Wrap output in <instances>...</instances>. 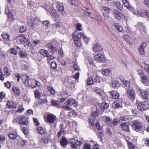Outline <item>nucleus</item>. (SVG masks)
<instances>
[{
	"label": "nucleus",
	"instance_id": "nucleus-1",
	"mask_svg": "<svg viewBox=\"0 0 149 149\" xmlns=\"http://www.w3.org/2000/svg\"><path fill=\"white\" fill-rule=\"evenodd\" d=\"M109 107V104L105 102L102 103L100 104H98L97 106H94L92 109V112L91 113V116L94 117H97L100 113L98 108H99L101 111H103L108 109Z\"/></svg>",
	"mask_w": 149,
	"mask_h": 149
},
{
	"label": "nucleus",
	"instance_id": "nucleus-2",
	"mask_svg": "<svg viewBox=\"0 0 149 149\" xmlns=\"http://www.w3.org/2000/svg\"><path fill=\"white\" fill-rule=\"evenodd\" d=\"M132 128L134 130L138 132L142 130V127L141 123L137 120H134L130 123Z\"/></svg>",
	"mask_w": 149,
	"mask_h": 149
},
{
	"label": "nucleus",
	"instance_id": "nucleus-3",
	"mask_svg": "<svg viewBox=\"0 0 149 149\" xmlns=\"http://www.w3.org/2000/svg\"><path fill=\"white\" fill-rule=\"evenodd\" d=\"M70 144L71 148L73 149H80L82 143L80 140L72 138L70 139Z\"/></svg>",
	"mask_w": 149,
	"mask_h": 149
},
{
	"label": "nucleus",
	"instance_id": "nucleus-4",
	"mask_svg": "<svg viewBox=\"0 0 149 149\" xmlns=\"http://www.w3.org/2000/svg\"><path fill=\"white\" fill-rule=\"evenodd\" d=\"M138 109L141 111H143L148 109L149 107V104L148 101L141 102H136Z\"/></svg>",
	"mask_w": 149,
	"mask_h": 149
},
{
	"label": "nucleus",
	"instance_id": "nucleus-5",
	"mask_svg": "<svg viewBox=\"0 0 149 149\" xmlns=\"http://www.w3.org/2000/svg\"><path fill=\"white\" fill-rule=\"evenodd\" d=\"M27 118L25 117L22 116H19L16 119H14L13 120V123H18L20 125H25L27 123Z\"/></svg>",
	"mask_w": 149,
	"mask_h": 149
},
{
	"label": "nucleus",
	"instance_id": "nucleus-6",
	"mask_svg": "<svg viewBox=\"0 0 149 149\" xmlns=\"http://www.w3.org/2000/svg\"><path fill=\"white\" fill-rule=\"evenodd\" d=\"M26 84L32 88L38 87L40 84L39 81H36L33 79H29L27 81Z\"/></svg>",
	"mask_w": 149,
	"mask_h": 149
},
{
	"label": "nucleus",
	"instance_id": "nucleus-7",
	"mask_svg": "<svg viewBox=\"0 0 149 149\" xmlns=\"http://www.w3.org/2000/svg\"><path fill=\"white\" fill-rule=\"evenodd\" d=\"M40 22L39 19L37 17L31 18L30 17L28 19V24L30 27L37 25Z\"/></svg>",
	"mask_w": 149,
	"mask_h": 149
},
{
	"label": "nucleus",
	"instance_id": "nucleus-8",
	"mask_svg": "<svg viewBox=\"0 0 149 149\" xmlns=\"http://www.w3.org/2000/svg\"><path fill=\"white\" fill-rule=\"evenodd\" d=\"M40 53L42 55L46 56L48 58L47 61L48 62H50L51 60L54 59L55 58L51 56V55L49 53L48 51L45 49H42L40 51Z\"/></svg>",
	"mask_w": 149,
	"mask_h": 149
},
{
	"label": "nucleus",
	"instance_id": "nucleus-9",
	"mask_svg": "<svg viewBox=\"0 0 149 149\" xmlns=\"http://www.w3.org/2000/svg\"><path fill=\"white\" fill-rule=\"evenodd\" d=\"M126 93L127 96L132 100L134 99L135 94L134 90L132 88H128L126 90Z\"/></svg>",
	"mask_w": 149,
	"mask_h": 149
},
{
	"label": "nucleus",
	"instance_id": "nucleus-10",
	"mask_svg": "<svg viewBox=\"0 0 149 149\" xmlns=\"http://www.w3.org/2000/svg\"><path fill=\"white\" fill-rule=\"evenodd\" d=\"M56 119V117L54 115L49 113L47 115V122L50 124H52Z\"/></svg>",
	"mask_w": 149,
	"mask_h": 149
},
{
	"label": "nucleus",
	"instance_id": "nucleus-11",
	"mask_svg": "<svg viewBox=\"0 0 149 149\" xmlns=\"http://www.w3.org/2000/svg\"><path fill=\"white\" fill-rule=\"evenodd\" d=\"M93 50L94 52L96 53L100 52V53L103 51V49L100 43H96L93 47Z\"/></svg>",
	"mask_w": 149,
	"mask_h": 149
},
{
	"label": "nucleus",
	"instance_id": "nucleus-12",
	"mask_svg": "<svg viewBox=\"0 0 149 149\" xmlns=\"http://www.w3.org/2000/svg\"><path fill=\"white\" fill-rule=\"evenodd\" d=\"M95 59L98 62H103L105 60L104 56L101 53H99L95 55Z\"/></svg>",
	"mask_w": 149,
	"mask_h": 149
},
{
	"label": "nucleus",
	"instance_id": "nucleus-13",
	"mask_svg": "<svg viewBox=\"0 0 149 149\" xmlns=\"http://www.w3.org/2000/svg\"><path fill=\"white\" fill-rule=\"evenodd\" d=\"M138 92L142 96L143 98L146 100L148 98V93L146 91L142 89L141 88H138Z\"/></svg>",
	"mask_w": 149,
	"mask_h": 149
},
{
	"label": "nucleus",
	"instance_id": "nucleus-14",
	"mask_svg": "<svg viewBox=\"0 0 149 149\" xmlns=\"http://www.w3.org/2000/svg\"><path fill=\"white\" fill-rule=\"evenodd\" d=\"M8 136L9 138L12 140L15 139L18 137L17 132L14 131L9 132Z\"/></svg>",
	"mask_w": 149,
	"mask_h": 149
},
{
	"label": "nucleus",
	"instance_id": "nucleus-15",
	"mask_svg": "<svg viewBox=\"0 0 149 149\" xmlns=\"http://www.w3.org/2000/svg\"><path fill=\"white\" fill-rule=\"evenodd\" d=\"M146 43L145 42L142 43L140 45L138 49L139 53L141 55H143L145 53L144 49L146 46Z\"/></svg>",
	"mask_w": 149,
	"mask_h": 149
},
{
	"label": "nucleus",
	"instance_id": "nucleus-16",
	"mask_svg": "<svg viewBox=\"0 0 149 149\" xmlns=\"http://www.w3.org/2000/svg\"><path fill=\"white\" fill-rule=\"evenodd\" d=\"M120 126L122 129L127 132H130L129 125L126 123H122L120 124Z\"/></svg>",
	"mask_w": 149,
	"mask_h": 149
},
{
	"label": "nucleus",
	"instance_id": "nucleus-17",
	"mask_svg": "<svg viewBox=\"0 0 149 149\" xmlns=\"http://www.w3.org/2000/svg\"><path fill=\"white\" fill-rule=\"evenodd\" d=\"M112 28L113 29L116 31H118L120 32H121L123 31L122 27L118 25L117 23L113 24L112 25Z\"/></svg>",
	"mask_w": 149,
	"mask_h": 149
},
{
	"label": "nucleus",
	"instance_id": "nucleus-18",
	"mask_svg": "<svg viewBox=\"0 0 149 149\" xmlns=\"http://www.w3.org/2000/svg\"><path fill=\"white\" fill-rule=\"evenodd\" d=\"M56 6L58 10L60 12L62 13L64 12V7L63 4L60 2L58 1L56 2Z\"/></svg>",
	"mask_w": 149,
	"mask_h": 149
},
{
	"label": "nucleus",
	"instance_id": "nucleus-19",
	"mask_svg": "<svg viewBox=\"0 0 149 149\" xmlns=\"http://www.w3.org/2000/svg\"><path fill=\"white\" fill-rule=\"evenodd\" d=\"M72 37H86L82 33H77V31H74L72 34Z\"/></svg>",
	"mask_w": 149,
	"mask_h": 149
},
{
	"label": "nucleus",
	"instance_id": "nucleus-20",
	"mask_svg": "<svg viewBox=\"0 0 149 149\" xmlns=\"http://www.w3.org/2000/svg\"><path fill=\"white\" fill-rule=\"evenodd\" d=\"M141 81L145 84L149 86V77L146 75L141 78Z\"/></svg>",
	"mask_w": 149,
	"mask_h": 149
},
{
	"label": "nucleus",
	"instance_id": "nucleus-21",
	"mask_svg": "<svg viewBox=\"0 0 149 149\" xmlns=\"http://www.w3.org/2000/svg\"><path fill=\"white\" fill-rule=\"evenodd\" d=\"M6 105L7 107L9 109H15L16 107V105L15 103L11 101L8 102Z\"/></svg>",
	"mask_w": 149,
	"mask_h": 149
},
{
	"label": "nucleus",
	"instance_id": "nucleus-22",
	"mask_svg": "<svg viewBox=\"0 0 149 149\" xmlns=\"http://www.w3.org/2000/svg\"><path fill=\"white\" fill-rule=\"evenodd\" d=\"M47 47L50 51V52L52 53H54L57 51V48L54 45H52L51 43L47 44Z\"/></svg>",
	"mask_w": 149,
	"mask_h": 149
},
{
	"label": "nucleus",
	"instance_id": "nucleus-23",
	"mask_svg": "<svg viewBox=\"0 0 149 149\" xmlns=\"http://www.w3.org/2000/svg\"><path fill=\"white\" fill-rule=\"evenodd\" d=\"M12 90L15 95L18 96L20 95V91L17 87L15 86L13 87L12 88Z\"/></svg>",
	"mask_w": 149,
	"mask_h": 149
},
{
	"label": "nucleus",
	"instance_id": "nucleus-24",
	"mask_svg": "<svg viewBox=\"0 0 149 149\" xmlns=\"http://www.w3.org/2000/svg\"><path fill=\"white\" fill-rule=\"evenodd\" d=\"M67 103L70 106L73 104L74 106H76L77 105V103L76 102L75 100L72 99H68Z\"/></svg>",
	"mask_w": 149,
	"mask_h": 149
},
{
	"label": "nucleus",
	"instance_id": "nucleus-25",
	"mask_svg": "<svg viewBox=\"0 0 149 149\" xmlns=\"http://www.w3.org/2000/svg\"><path fill=\"white\" fill-rule=\"evenodd\" d=\"M92 90L100 95H102L104 93L103 91L102 90L97 87L93 88Z\"/></svg>",
	"mask_w": 149,
	"mask_h": 149
},
{
	"label": "nucleus",
	"instance_id": "nucleus-26",
	"mask_svg": "<svg viewBox=\"0 0 149 149\" xmlns=\"http://www.w3.org/2000/svg\"><path fill=\"white\" fill-rule=\"evenodd\" d=\"M114 17L118 19H120L121 18V14L118 10H114L113 12Z\"/></svg>",
	"mask_w": 149,
	"mask_h": 149
},
{
	"label": "nucleus",
	"instance_id": "nucleus-27",
	"mask_svg": "<svg viewBox=\"0 0 149 149\" xmlns=\"http://www.w3.org/2000/svg\"><path fill=\"white\" fill-rule=\"evenodd\" d=\"M68 141L67 139L64 137H63L62 139L60 141L61 145L65 147L68 144Z\"/></svg>",
	"mask_w": 149,
	"mask_h": 149
},
{
	"label": "nucleus",
	"instance_id": "nucleus-28",
	"mask_svg": "<svg viewBox=\"0 0 149 149\" xmlns=\"http://www.w3.org/2000/svg\"><path fill=\"white\" fill-rule=\"evenodd\" d=\"M74 42L77 46H80L81 45V38H73Z\"/></svg>",
	"mask_w": 149,
	"mask_h": 149
},
{
	"label": "nucleus",
	"instance_id": "nucleus-29",
	"mask_svg": "<svg viewBox=\"0 0 149 149\" xmlns=\"http://www.w3.org/2000/svg\"><path fill=\"white\" fill-rule=\"evenodd\" d=\"M141 67L146 70L149 74V64L143 62L141 64Z\"/></svg>",
	"mask_w": 149,
	"mask_h": 149
},
{
	"label": "nucleus",
	"instance_id": "nucleus-30",
	"mask_svg": "<svg viewBox=\"0 0 149 149\" xmlns=\"http://www.w3.org/2000/svg\"><path fill=\"white\" fill-rule=\"evenodd\" d=\"M110 94L112 97L115 99H117L119 97V94L116 91H112L110 93Z\"/></svg>",
	"mask_w": 149,
	"mask_h": 149
},
{
	"label": "nucleus",
	"instance_id": "nucleus-31",
	"mask_svg": "<svg viewBox=\"0 0 149 149\" xmlns=\"http://www.w3.org/2000/svg\"><path fill=\"white\" fill-rule=\"evenodd\" d=\"M29 77L25 74L22 75L21 77L22 80L25 84H26L27 81L29 79Z\"/></svg>",
	"mask_w": 149,
	"mask_h": 149
},
{
	"label": "nucleus",
	"instance_id": "nucleus-32",
	"mask_svg": "<svg viewBox=\"0 0 149 149\" xmlns=\"http://www.w3.org/2000/svg\"><path fill=\"white\" fill-rule=\"evenodd\" d=\"M17 50L14 48H12L10 49L7 52V54L8 53H10L14 55H16L17 54Z\"/></svg>",
	"mask_w": 149,
	"mask_h": 149
},
{
	"label": "nucleus",
	"instance_id": "nucleus-33",
	"mask_svg": "<svg viewBox=\"0 0 149 149\" xmlns=\"http://www.w3.org/2000/svg\"><path fill=\"white\" fill-rule=\"evenodd\" d=\"M37 129L38 133L40 134H45L46 132L45 129L43 128L41 126L38 127Z\"/></svg>",
	"mask_w": 149,
	"mask_h": 149
},
{
	"label": "nucleus",
	"instance_id": "nucleus-34",
	"mask_svg": "<svg viewBox=\"0 0 149 149\" xmlns=\"http://www.w3.org/2000/svg\"><path fill=\"white\" fill-rule=\"evenodd\" d=\"M114 5L119 10H121L123 8V5L118 1H115L113 2Z\"/></svg>",
	"mask_w": 149,
	"mask_h": 149
},
{
	"label": "nucleus",
	"instance_id": "nucleus-35",
	"mask_svg": "<svg viewBox=\"0 0 149 149\" xmlns=\"http://www.w3.org/2000/svg\"><path fill=\"white\" fill-rule=\"evenodd\" d=\"M3 71L4 73V75L6 76H9L10 74V70L6 67H5L3 68Z\"/></svg>",
	"mask_w": 149,
	"mask_h": 149
},
{
	"label": "nucleus",
	"instance_id": "nucleus-36",
	"mask_svg": "<svg viewBox=\"0 0 149 149\" xmlns=\"http://www.w3.org/2000/svg\"><path fill=\"white\" fill-rule=\"evenodd\" d=\"M34 94L35 98L37 99L39 98L41 95L40 92L38 89H36L34 91Z\"/></svg>",
	"mask_w": 149,
	"mask_h": 149
},
{
	"label": "nucleus",
	"instance_id": "nucleus-37",
	"mask_svg": "<svg viewBox=\"0 0 149 149\" xmlns=\"http://www.w3.org/2000/svg\"><path fill=\"white\" fill-rule=\"evenodd\" d=\"M61 108L63 110H66L67 111H69L72 110V108L69 105L67 104H65L61 107Z\"/></svg>",
	"mask_w": 149,
	"mask_h": 149
},
{
	"label": "nucleus",
	"instance_id": "nucleus-38",
	"mask_svg": "<svg viewBox=\"0 0 149 149\" xmlns=\"http://www.w3.org/2000/svg\"><path fill=\"white\" fill-rule=\"evenodd\" d=\"M93 80L91 77H89L87 81V85L90 86L93 85Z\"/></svg>",
	"mask_w": 149,
	"mask_h": 149
},
{
	"label": "nucleus",
	"instance_id": "nucleus-39",
	"mask_svg": "<svg viewBox=\"0 0 149 149\" xmlns=\"http://www.w3.org/2000/svg\"><path fill=\"white\" fill-rule=\"evenodd\" d=\"M123 83L124 87L125 88L126 90L128 88H132L130 86V83L129 81H125Z\"/></svg>",
	"mask_w": 149,
	"mask_h": 149
},
{
	"label": "nucleus",
	"instance_id": "nucleus-40",
	"mask_svg": "<svg viewBox=\"0 0 149 149\" xmlns=\"http://www.w3.org/2000/svg\"><path fill=\"white\" fill-rule=\"evenodd\" d=\"M49 142V139L47 138H42L39 140V142L41 143H47Z\"/></svg>",
	"mask_w": 149,
	"mask_h": 149
},
{
	"label": "nucleus",
	"instance_id": "nucleus-41",
	"mask_svg": "<svg viewBox=\"0 0 149 149\" xmlns=\"http://www.w3.org/2000/svg\"><path fill=\"white\" fill-rule=\"evenodd\" d=\"M109 71L107 69H103L102 71V74L105 76H107L109 73Z\"/></svg>",
	"mask_w": 149,
	"mask_h": 149
},
{
	"label": "nucleus",
	"instance_id": "nucleus-42",
	"mask_svg": "<svg viewBox=\"0 0 149 149\" xmlns=\"http://www.w3.org/2000/svg\"><path fill=\"white\" fill-rule=\"evenodd\" d=\"M47 89L52 94L54 95L55 93V91L52 86H48L47 87Z\"/></svg>",
	"mask_w": 149,
	"mask_h": 149
},
{
	"label": "nucleus",
	"instance_id": "nucleus-43",
	"mask_svg": "<svg viewBox=\"0 0 149 149\" xmlns=\"http://www.w3.org/2000/svg\"><path fill=\"white\" fill-rule=\"evenodd\" d=\"M129 119V116H128L122 115L120 117V119L122 121H126Z\"/></svg>",
	"mask_w": 149,
	"mask_h": 149
},
{
	"label": "nucleus",
	"instance_id": "nucleus-44",
	"mask_svg": "<svg viewBox=\"0 0 149 149\" xmlns=\"http://www.w3.org/2000/svg\"><path fill=\"white\" fill-rule=\"evenodd\" d=\"M5 13L7 14L9 17H11L12 15L10 13V10L8 8H6L5 10Z\"/></svg>",
	"mask_w": 149,
	"mask_h": 149
},
{
	"label": "nucleus",
	"instance_id": "nucleus-45",
	"mask_svg": "<svg viewBox=\"0 0 149 149\" xmlns=\"http://www.w3.org/2000/svg\"><path fill=\"white\" fill-rule=\"evenodd\" d=\"M112 86L113 87H118L120 85L119 82L117 80L115 81L112 82Z\"/></svg>",
	"mask_w": 149,
	"mask_h": 149
},
{
	"label": "nucleus",
	"instance_id": "nucleus-46",
	"mask_svg": "<svg viewBox=\"0 0 149 149\" xmlns=\"http://www.w3.org/2000/svg\"><path fill=\"white\" fill-rule=\"evenodd\" d=\"M24 110V109L22 105L21 104L20 105H19L18 107V109L17 110V111L18 112L20 113L22 112Z\"/></svg>",
	"mask_w": 149,
	"mask_h": 149
},
{
	"label": "nucleus",
	"instance_id": "nucleus-47",
	"mask_svg": "<svg viewBox=\"0 0 149 149\" xmlns=\"http://www.w3.org/2000/svg\"><path fill=\"white\" fill-rule=\"evenodd\" d=\"M51 68L54 69H55L57 67V64L55 61H52L51 63Z\"/></svg>",
	"mask_w": 149,
	"mask_h": 149
},
{
	"label": "nucleus",
	"instance_id": "nucleus-48",
	"mask_svg": "<svg viewBox=\"0 0 149 149\" xmlns=\"http://www.w3.org/2000/svg\"><path fill=\"white\" fill-rule=\"evenodd\" d=\"M102 8L103 10L105 11L107 13H109L111 10V9L107 7L104 6L102 7Z\"/></svg>",
	"mask_w": 149,
	"mask_h": 149
},
{
	"label": "nucleus",
	"instance_id": "nucleus-49",
	"mask_svg": "<svg viewBox=\"0 0 149 149\" xmlns=\"http://www.w3.org/2000/svg\"><path fill=\"white\" fill-rule=\"evenodd\" d=\"M107 123L108 125H111L112 124V121L108 117H106V120Z\"/></svg>",
	"mask_w": 149,
	"mask_h": 149
},
{
	"label": "nucleus",
	"instance_id": "nucleus-50",
	"mask_svg": "<svg viewBox=\"0 0 149 149\" xmlns=\"http://www.w3.org/2000/svg\"><path fill=\"white\" fill-rule=\"evenodd\" d=\"M114 105H115V108H119L121 107L122 103L120 102H116Z\"/></svg>",
	"mask_w": 149,
	"mask_h": 149
},
{
	"label": "nucleus",
	"instance_id": "nucleus-51",
	"mask_svg": "<svg viewBox=\"0 0 149 149\" xmlns=\"http://www.w3.org/2000/svg\"><path fill=\"white\" fill-rule=\"evenodd\" d=\"M42 24L44 26L48 27L50 25V24L48 21H45L42 22Z\"/></svg>",
	"mask_w": 149,
	"mask_h": 149
},
{
	"label": "nucleus",
	"instance_id": "nucleus-52",
	"mask_svg": "<svg viewBox=\"0 0 149 149\" xmlns=\"http://www.w3.org/2000/svg\"><path fill=\"white\" fill-rule=\"evenodd\" d=\"M50 14L51 16H52V17H58V15L56 13V12L54 11L53 10H52V11H50Z\"/></svg>",
	"mask_w": 149,
	"mask_h": 149
},
{
	"label": "nucleus",
	"instance_id": "nucleus-53",
	"mask_svg": "<svg viewBox=\"0 0 149 149\" xmlns=\"http://www.w3.org/2000/svg\"><path fill=\"white\" fill-rule=\"evenodd\" d=\"M58 102L55 101L53 100H52L51 101V104L52 106L55 107H57L58 106Z\"/></svg>",
	"mask_w": 149,
	"mask_h": 149
},
{
	"label": "nucleus",
	"instance_id": "nucleus-54",
	"mask_svg": "<svg viewBox=\"0 0 149 149\" xmlns=\"http://www.w3.org/2000/svg\"><path fill=\"white\" fill-rule=\"evenodd\" d=\"M100 78L97 75H96L95 78L94 79V81L96 83H99L100 81Z\"/></svg>",
	"mask_w": 149,
	"mask_h": 149
},
{
	"label": "nucleus",
	"instance_id": "nucleus-55",
	"mask_svg": "<svg viewBox=\"0 0 149 149\" xmlns=\"http://www.w3.org/2000/svg\"><path fill=\"white\" fill-rule=\"evenodd\" d=\"M83 149H91L90 145L88 143L85 144Z\"/></svg>",
	"mask_w": 149,
	"mask_h": 149
},
{
	"label": "nucleus",
	"instance_id": "nucleus-56",
	"mask_svg": "<svg viewBox=\"0 0 149 149\" xmlns=\"http://www.w3.org/2000/svg\"><path fill=\"white\" fill-rule=\"evenodd\" d=\"M73 67L75 70H80L79 67L76 63L74 64Z\"/></svg>",
	"mask_w": 149,
	"mask_h": 149
},
{
	"label": "nucleus",
	"instance_id": "nucleus-57",
	"mask_svg": "<svg viewBox=\"0 0 149 149\" xmlns=\"http://www.w3.org/2000/svg\"><path fill=\"white\" fill-rule=\"evenodd\" d=\"M82 27V25L79 23H78L76 26V28L79 31H81Z\"/></svg>",
	"mask_w": 149,
	"mask_h": 149
},
{
	"label": "nucleus",
	"instance_id": "nucleus-58",
	"mask_svg": "<svg viewBox=\"0 0 149 149\" xmlns=\"http://www.w3.org/2000/svg\"><path fill=\"white\" fill-rule=\"evenodd\" d=\"M26 30V27L24 26H21L19 29V31L21 33L24 32Z\"/></svg>",
	"mask_w": 149,
	"mask_h": 149
},
{
	"label": "nucleus",
	"instance_id": "nucleus-59",
	"mask_svg": "<svg viewBox=\"0 0 149 149\" xmlns=\"http://www.w3.org/2000/svg\"><path fill=\"white\" fill-rule=\"evenodd\" d=\"M138 74L141 76V78L142 77L144 76L145 75L141 70H139L137 71Z\"/></svg>",
	"mask_w": 149,
	"mask_h": 149
},
{
	"label": "nucleus",
	"instance_id": "nucleus-60",
	"mask_svg": "<svg viewBox=\"0 0 149 149\" xmlns=\"http://www.w3.org/2000/svg\"><path fill=\"white\" fill-rule=\"evenodd\" d=\"M125 41L131 44L132 42V39L131 38H124Z\"/></svg>",
	"mask_w": 149,
	"mask_h": 149
},
{
	"label": "nucleus",
	"instance_id": "nucleus-61",
	"mask_svg": "<svg viewBox=\"0 0 149 149\" xmlns=\"http://www.w3.org/2000/svg\"><path fill=\"white\" fill-rule=\"evenodd\" d=\"M127 143L128 147L130 149H132L134 148V147L132 143L128 141H127Z\"/></svg>",
	"mask_w": 149,
	"mask_h": 149
},
{
	"label": "nucleus",
	"instance_id": "nucleus-62",
	"mask_svg": "<svg viewBox=\"0 0 149 149\" xmlns=\"http://www.w3.org/2000/svg\"><path fill=\"white\" fill-rule=\"evenodd\" d=\"M10 83L9 81H7L4 84V86L8 88H9L11 86Z\"/></svg>",
	"mask_w": 149,
	"mask_h": 149
},
{
	"label": "nucleus",
	"instance_id": "nucleus-63",
	"mask_svg": "<svg viewBox=\"0 0 149 149\" xmlns=\"http://www.w3.org/2000/svg\"><path fill=\"white\" fill-rule=\"evenodd\" d=\"M38 102L40 103H45L47 102V100L46 99V98H45L43 100L41 99H40L38 100Z\"/></svg>",
	"mask_w": 149,
	"mask_h": 149
},
{
	"label": "nucleus",
	"instance_id": "nucleus-64",
	"mask_svg": "<svg viewBox=\"0 0 149 149\" xmlns=\"http://www.w3.org/2000/svg\"><path fill=\"white\" fill-rule=\"evenodd\" d=\"M79 72H78L73 76V78L76 80H78L79 78Z\"/></svg>",
	"mask_w": 149,
	"mask_h": 149
}]
</instances>
